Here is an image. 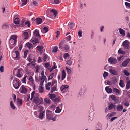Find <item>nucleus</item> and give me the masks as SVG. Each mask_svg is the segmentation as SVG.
Returning <instances> with one entry per match:
<instances>
[{
    "label": "nucleus",
    "mask_w": 130,
    "mask_h": 130,
    "mask_svg": "<svg viewBox=\"0 0 130 130\" xmlns=\"http://www.w3.org/2000/svg\"><path fill=\"white\" fill-rule=\"evenodd\" d=\"M130 61V59H126L122 62V66L124 67H126L128 63Z\"/></svg>",
    "instance_id": "12"
},
{
    "label": "nucleus",
    "mask_w": 130,
    "mask_h": 130,
    "mask_svg": "<svg viewBox=\"0 0 130 130\" xmlns=\"http://www.w3.org/2000/svg\"><path fill=\"white\" fill-rule=\"evenodd\" d=\"M38 91L40 93H43L44 92V91L43 90V88L41 86H40L38 88Z\"/></svg>",
    "instance_id": "28"
},
{
    "label": "nucleus",
    "mask_w": 130,
    "mask_h": 130,
    "mask_svg": "<svg viewBox=\"0 0 130 130\" xmlns=\"http://www.w3.org/2000/svg\"><path fill=\"white\" fill-rule=\"evenodd\" d=\"M113 92L116 93V94L118 95L120 93L119 90L117 88H115L113 89Z\"/></svg>",
    "instance_id": "32"
},
{
    "label": "nucleus",
    "mask_w": 130,
    "mask_h": 130,
    "mask_svg": "<svg viewBox=\"0 0 130 130\" xmlns=\"http://www.w3.org/2000/svg\"><path fill=\"white\" fill-rule=\"evenodd\" d=\"M73 59L72 58H71L69 60L67 61V63L69 65H71L72 64Z\"/></svg>",
    "instance_id": "38"
},
{
    "label": "nucleus",
    "mask_w": 130,
    "mask_h": 130,
    "mask_svg": "<svg viewBox=\"0 0 130 130\" xmlns=\"http://www.w3.org/2000/svg\"><path fill=\"white\" fill-rule=\"evenodd\" d=\"M49 108L50 109L54 111L55 109V106L54 105H52L50 106L49 107Z\"/></svg>",
    "instance_id": "56"
},
{
    "label": "nucleus",
    "mask_w": 130,
    "mask_h": 130,
    "mask_svg": "<svg viewBox=\"0 0 130 130\" xmlns=\"http://www.w3.org/2000/svg\"><path fill=\"white\" fill-rule=\"evenodd\" d=\"M61 111V110L60 109L59 107H57L55 112L57 113H60Z\"/></svg>",
    "instance_id": "52"
},
{
    "label": "nucleus",
    "mask_w": 130,
    "mask_h": 130,
    "mask_svg": "<svg viewBox=\"0 0 130 130\" xmlns=\"http://www.w3.org/2000/svg\"><path fill=\"white\" fill-rule=\"evenodd\" d=\"M27 78L29 80V81L30 82L32 83V84H34V80L33 79V78L32 76H30L29 78L28 77Z\"/></svg>",
    "instance_id": "42"
},
{
    "label": "nucleus",
    "mask_w": 130,
    "mask_h": 130,
    "mask_svg": "<svg viewBox=\"0 0 130 130\" xmlns=\"http://www.w3.org/2000/svg\"><path fill=\"white\" fill-rule=\"evenodd\" d=\"M118 53H120V54H125V52L124 51H123L121 48H120L118 50Z\"/></svg>",
    "instance_id": "47"
},
{
    "label": "nucleus",
    "mask_w": 130,
    "mask_h": 130,
    "mask_svg": "<svg viewBox=\"0 0 130 130\" xmlns=\"http://www.w3.org/2000/svg\"><path fill=\"white\" fill-rule=\"evenodd\" d=\"M63 47L66 51H67L69 49V46L66 44H65L64 46V47Z\"/></svg>",
    "instance_id": "53"
},
{
    "label": "nucleus",
    "mask_w": 130,
    "mask_h": 130,
    "mask_svg": "<svg viewBox=\"0 0 130 130\" xmlns=\"http://www.w3.org/2000/svg\"><path fill=\"white\" fill-rule=\"evenodd\" d=\"M45 113V111H42L39 115V117L40 119H42L43 118V116Z\"/></svg>",
    "instance_id": "39"
},
{
    "label": "nucleus",
    "mask_w": 130,
    "mask_h": 130,
    "mask_svg": "<svg viewBox=\"0 0 130 130\" xmlns=\"http://www.w3.org/2000/svg\"><path fill=\"white\" fill-rule=\"evenodd\" d=\"M105 90L107 93H111L112 91V89L108 86L105 87Z\"/></svg>",
    "instance_id": "13"
},
{
    "label": "nucleus",
    "mask_w": 130,
    "mask_h": 130,
    "mask_svg": "<svg viewBox=\"0 0 130 130\" xmlns=\"http://www.w3.org/2000/svg\"><path fill=\"white\" fill-rule=\"evenodd\" d=\"M36 48L39 51V52L40 54H42L43 52V47L41 46H38Z\"/></svg>",
    "instance_id": "26"
},
{
    "label": "nucleus",
    "mask_w": 130,
    "mask_h": 130,
    "mask_svg": "<svg viewBox=\"0 0 130 130\" xmlns=\"http://www.w3.org/2000/svg\"><path fill=\"white\" fill-rule=\"evenodd\" d=\"M82 30H80L79 31L78 33V35L79 36V38H80L82 36Z\"/></svg>",
    "instance_id": "60"
},
{
    "label": "nucleus",
    "mask_w": 130,
    "mask_h": 130,
    "mask_svg": "<svg viewBox=\"0 0 130 130\" xmlns=\"http://www.w3.org/2000/svg\"><path fill=\"white\" fill-rule=\"evenodd\" d=\"M35 69L36 70V72H38L40 69V66L38 65L36 66L35 67Z\"/></svg>",
    "instance_id": "59"
},
{
    "label": "nucleus",
    "mask_w": 130,
    "mask_h": 130,
    "mask_svg": "<svg viewBox=\"0 0 130 130\" xmlns=\"http://www.w3.org/2000/svg\"><path fill=\"white\" fill-rule=\"evenodd\" d=\"M27 2V0H21L20 2V5L21 6L26 5Z\"/></svg>",
    "instance_id": "21"
},
{
    "label": "nucleus",
    "mask_w": 130,
    "mask_h": 130,
    "mask_svg": "<svg viewBox=\"0 0 130 130\" xmlns=\"http://www.w3.org/2000/svg\"><path fill=\"white\" fill-rule=\"evenodd\" d=\"M119 31L120 34L123 37L125 35V31L121 28H120Z\"/></svg>",
    "instance_id": "27"
},
{
    "label": "nucleus",
    "mask_w": 130,
    "mask_h": 130,
    "mask_svg": "<svg viewBox=\"0 0 130 130\" xmlns=\"http://www.w3.org/2000/svg\"><path fill=\"white\" fill-rule=\"evenodd\" d=\"M44 101L47 104H50L51 102V100L48 98H45Z\"/></svg>",
    "instance_id": "40"
},
{
    "label": "nucleus",
    "mask_w": 130,
    "mask_h": 130,
    "mask_svg": "<svg viewBox=\"0 0 130 130\" xmlns=\"http://www.w3.org/2000/svg\"><path fill=\"white\" fill-rule=\"evenodd\" d=\"M9 24H4L3 25L2 28L3 29H7L9 28Z\"/></svg>",
    "instance_id": "36"
},
{
    "label": "nucleus",
    "mask_w": 130,
    "mask_h": 130,
    "mask_svg": "<svg viewBox=\"0 0 130 130\" xmlns=\"http://www.w3.org/2000/svg\"><path fill=\"white\" fill-rule=\"evenodd\" d=\"M39 99V98L38 97H34V98L33 101L34 103H36Z\"/></svg>",
    "instance_id": "51"
},
{
    "label": "nucleus",
    "mask_w": 130,
    "mask_h": 130,
    "mask_svg": "<svg viewBox=\"0 0 130 130\" xmlns=\"http://www.w3.org/2000/svg\"><path fill=\"white\" fill-rule=\"evenodd\" d=\"M19 91L22 93L26 94L27 92V89L24 86H22L20 88Z\"/></svg>",
    "instance_id": "8"
},
{
    "label": "nucleus",
    "mask_w": 130,
    "mask_h": 130,
    "mask_svg": "<svg viewBox=\"0 0 130 130\" xmlns=\"http://www.w3.org/2000/svg\"><path fill=\"white\" fill-rule=\"evenodd\" d=\"M43 99L42 98H40L38 100L36 104H43Z\"/></svg>",
    "instance_id": "23"
},
{
    "label": "nucleus",
    "mask_w": 130,
    "mask_h": 130,
    "mask_svg": "<svg viewBox=\"0 0 130 130\" xmlns=\"http://www.w3.org/2000/svg\"><path fill=\"white\" fill-rule=\"evenodd\" d=\"M119 85L122 88L124 87L125 86L124 81L122 80H120Z\"/></svg>",
    "instance_id": "30"
},
{
    "label": "nucleus",
    "mask_w": 130,
    "mask_h": 130,
    "mask_svg": "<svg viewBox=\"0 0 130 130\" xmlns=\"http://www.w3.org/2000/svg\"><path fill=\"white\" fill-rule=\"evenodd\" d=\"M35 91H33L31 93V97L30 99V100H32L33 98H34V96L35 95Z\"/></svg>",
    "instance_id": "58"
},
{
    "label": "nucleus",
    "mask_w": 130,
    "mask_h": 130,
    "mask_svg": "<svg viewBox=\"0 0 130 130\" xmlns=\"http://www.w3.org/2000/svg\"><path fill=\"white\" fill-rule=\"evenodd\" d=\"M22 43H23L22 42V41H21L20 42V44L19 45V50H21V48H22Z\"/></svg>",
    "instance_id": "61"
},
{
    "label": "nucleus",
    "mask_w": 130,
    "mask_h": 130,
    "mask_svg": "<svg viewBox=\"0 0 130 130\" xmlns=\"http://www.w3.org/2000/svg\"><path fill=\"white\" fill-rule=\"evenodd\" d=\"M21 70L20 69H18L17 70L16 75L18 77L20 78L21 77Z\"/></svg>",
    "instance_id": "14"
},
{
    "label": "nucleus",
    "mask_w": 130,
    "mask_h": 130,
    "mask_svg": "<svg viewBox=\"0 0 130 130\" xmlns=\"http://www.w3.org/2000/svg\"><path fill=\"white\" fill-rule=\"evenodd\" d=\"M36 20L37 24H39L41 23L42 20L41 18H37L36 19Z\"/></svg>",
    "instance_id": "33"
},
{
    "label": "nucleus",
    "mask_w": 130,
    "mask_h": 130,
    "mask_svg": "<svg viewBox=\"0 0 130 130\" xmlns=\"http://www.w3.org/2000/svg\"><path fill=\"white\" fill-rule=\"evenodd\" d=\"M48 95H49L48 96L51 99H52L55 98L56 97V95L54 94H48Z\"/></svg>",
    "instance_id": "45"
},
{
    "label": "nucleus",
    "mask_w": 130,
    "mask_h": 130,
    "mask_svg": "<svg viewBox=\"0 0 130 130\" xmlns=\"http://www.w3.org/2000/svg\"><path fill=\"white\" fill-rule=\"evenodd\" d=\"M130 88V80L128 81L126 86V89L127 90Z\"/></svg>",
    "instance_id": "34"
},
{
    "label": "nucleus",
    "mask_w": 130,
    "mask_h": 130,
    "mask_svg": "<svg viewBox=\"0 0 130 130\" xmlns=\"http://www.w3.org/2000/svg\"><path fill=\"white\" fill-rule=\"evenodd\" d=\"M75 25L74 23L70 22L68 24L69 29L72 31Z\"/></svg>",
    "instance_id": "10"
},
{
    "label": "nucleus",
    "mask_w": 130,
    "mask_h": 130,
    "mask_svg": "<svg viewBox=\"0 0 130 130\" xmlns=\"http://www.w3.org/2000/svg\"><path fill=\"white\" fill-rule=\"evenodd\" d=\"M47 56L46 54H45L43 55V59L44 61H46V59L47 58Z\"/></svg>",
    "instance_id": "55"
},
{
    "label": "nucleus",
    "mask_w": 130,
    "mask_h": 130,
    "mask_svg": "<svg viewBox=\"0 0 130 130\" xmlns=\"http://www.w3.org/2000/svg\"><path fill=\"white\" fill-rule=\"evenodd\" d=\"M51 14L54 15V17H55L57 14V11L55 9H52L50 10Z\"/></svg>",
    "instance_id": "19"
},
{
    "label": "nucleus",
    "mask_w": 130,
    "mask_h": 130,
    "mask_svg": "<svg viewBox=\"0 0 130 130\" xmlns=\"http://www.w3.org/2000/svg\"><path fill=\"white\" fill-rule=\"evenodd\" d=\"M123 72L124 74L127 76H128L130 75V73L126 70H123Z\"/></svg>",
    "instance_id": "41"
},
{
    "label": "nucleus",
    "mask_w": 130,
    "mask_h": 130,
    "mask_svg": "<svg viewBox=\"0 0 130 130\" xmlns=\"http://www.w3.org/2000/svg\"><path fill=\"white\" fill-rule=\"evenodd\" d=\"M110 97L111 99L114 101H116L117 100L116 97L115 95H111Z\"/></svg>",
    "instance_id": "48"
},
{
    "label": "nucleus",
    "mask_w": 130,
    "mask_h": 130,
    "mask_svg": "<svg viewBox=\"0 0 130 130\" xmlns=\"http://www.w3.org/2000/svg\"><path fill=\"white\" fill-rule=\"evenodd\" d=\"M33 37L31 39V41L34 44L36 43L39 42L38 38H41V36L39 35V31L38 30H36L33 32Z\"/></svg>",
    "instance_id": "1"
},
{
    "label": "nucleus",
    "mask_w": 130,
    "mask_h": 130,
    "mask_svg": "<svg viewBox=\"0 0 130 130\" xmlns=\"http://www.w3.org/2000/svg\"><path fill=\"white\" fill-rule=\"evenodd\" d=\"M17 104L18 106H20L22 105V100L20 98H17Z\"/></svg>",
    "instance_id": "18"
},
{
    "label": "nucleus",
    "mask_w": 130,
    "mask_h": 130,
    "mask_svg": "<svg viewBox=\"0 0 130 130\" xmlns=\"http://www.w3.org/2000/svg\"><path fill=\"white\" fill-rule=\"evenodd\" d=\"M65 40H63L60 43L59 45V48L61 49L62 50L63 47V45L64 43Z\"/></svg>",
    "instance_id": "20"
},
{
    "label": "nucleus",
    "mask_w": 130,
    "mask_h": 130,
    "mask_svg": "<svg viewBox=\"0 0 130 130\" xmlns=\"http://www.w3.org/2000/svg\"><path fill=\"white\" fill-rule=\"evenodd\" d=\"M130 43L128 40H125L122 43V46L125 49H128L130 48Z\"/></svg>",
    "instance_id": "4"
},
{
    "label": "nucleus",
    "mask_w": 130,
    "mask_h": 130,
    "mask_svg": "<svg viewBox=\"0 0 130 130\" xmlns=\"http://www.w3.org/2000/svg\"><path fill=\"white\" fill-rule=\"evenodd\" d=\"M27 77H28V76H27L26 75V76H25L24 77L22 81V82L26 83V78H27Z\"/></svg>",
    "instance_id": "62"
},
{
    "label": "nucleus",
    "mask_w": 130,
    "mask_h": 130,
    "mask_svg": "<svg viewBox=\"0 0 130 130\" xmlns=\"http://www.w3.org/2000/svg\"><path fill=\"white\" fill-rule=\"evenodd\" d=\"M28 60L29 62L32 63H35L36 61L33 55L30 54L28 57Z\"/></svg>",
    "instance_id": "5"
},
{
    "label": "nucleus",
    "mask_w": 130,
    "mask_h": 130,
    "mask_svg": "<svg viewBox=\"0 0 130 130\" xmlns=\"http://www.w3.org/2000/svg\"><path fill=\"white\" fill-rule=\"evenodd\" d=\"M43 109L44 107L38 105L37 109L39 110V111L43 110Z\"/></svg>",
    "instance_id": "49"
},
{
    "label": "nucleus",
    "mask_w": 130,
    "mask_h": 130,
    "mask_svg": "<svg viewBox=\"0 0 130 130\" xmlns=\"http://www.w3.org/2000/svg\"><path fill=\"white\" fill-rule=\"evenodd\" d=\"M58 47L57 46H55L53 49L52 52H56L58 50Z\"/></svg>",
    "instance_id": "64"
},
{
    "label": "nucleus",
    "mask_w": 130,
    "mask_h": 130,
    "mask_svg": "<svg viewBox=\"0 0 130 130\" xmlns=\"http://www.w3.org/2000/svg\"><path fill=\"white\" fill-rule=\"evenodd\" d=\"M19 19L18 18H16L14 21V23L15 24H19Z\"/></svg>",
    "instance_id": "43"
},
{
    "label": "nucleus",
    "mask_w": 130,
    "mask_h": 130,
    "mask_svg": "<svg viewBox=\"0 0 130 130\" xmlns=\"http://www.w3.org/2000/svg\"><path fill=\"white\" fill-rule=\"evenodd\" d=\"M53 114L52 111L47 110L46 111V117L49 120H52L53 121H55L56 118L55 117L53 118Z\"/></svg>",
    "instance_id": "2"
},
{
    "label": "nucleus",
    "mask_w": 130,
    "mask_h": 130,
    "mask_svg": "<svg viewBox=\"0 0 130 130\" xmlns=\"http://www.w3.org/2000/svg\"><path fill=\"white\" fill-rule=\"evenodd\" d=\"M16 42L15 41L10 39L9 44H10V47H13L15 45V44Z\"/></svg>",
    "instance_id": "9"
},
{
    "label": "nucleus",
    "mask_w": 130,
    "mask_h": 130,
    "mask_svg": "<svg viewBox=\"0 0 130 130\" xmlns=\"http://www.w3.org/2000/svg\"><path fill=\"white\" fill-rule=\"evenodd\" d=\"M108 75V73L104 71L103 74V77L104 79L107 78Z\"/></svg>",
    "instance_id": "37"
},
{
    "label": "nucleus",
    "mask_w": 130,
    "mask_h": 130,
    "mask_svg": "<svg viewBox=\"0 0 130 130\" xmlns=\"http://www.w3.org/2000/svg\"><path fill=\"white\" fill-rule=\"evenodd\" d=\"M108 61L112 64H115L117 63V60L116 58L111 57L108 59Z\"/></svg>",
    "instance_id": "6"
},
{
    "label": "nucleus",
    "mask_w": 130,
    "mask_h": 130,
    "mask_svg": "<svg viewBox=\"0 0 130 130\" xmlns=\"http://www.w3.org/2000/svg\"><path fill=\"white\" fill-rule=\"evenodd\" d=\"M115 104L113 103H111L109 105V106L108 108L109 110H111L113 108H115Z\"/></svg>",
    "instance_id": "24"
},
{
    "label": "nucleus",
    "mask_w": 130,
    "mask_h": 130,
    "mask_svg": "<svg viewBox=\"0 0 130 130\" xmlns=\"http://www.w3.org/2000/svg\"><path fill=\"white\" fill-rule=\"evenodd\" d=\"M13 84L14 87L15 89H17L18 88L20 85L19 80L17 78H15L13 80Z\"/></svg>",
    "instance_id": "3"
},
{
    "label": "nucleus",
    "mask_w": 130,
    "mask_h": 130,
    "mask_svg": "<svg viewBox=\"0 0 130 130\" xmlns=\"http://www.w3.org/2000/svg\"><path fill=\"white\" fill-rule=\"evenodd\" d=\"M26 45L27 47L29 49L31 48L32 47V44L28 42L26 44Z\"/></svg>",
    "instance_id": "46"
},
{
    "label": "nucleus",
    "mask_w": 130,
    "mask_h": 130,
    "mask_svg": "<svg viewBox=\"0 0 130 130\" xmlns=\"http://www.w3.org/2000/svg\"><path fill=\"white\" fill-rule=\"evenodd\" d=\"M56 90V88L55 86H53L51 88V92L52 93L53 92L55 91Z\"/></svg>",
    "instance_id": "54"
},
{
    "label": "nucleus",
    "mask_w": 130,
    "mask_h": 130,
    "mask_svg": "<svg viewBox=\"0 0 130 130\" xmlns=\"http://www.w3.org/2000/svg\"><path fill=\"white\" fill-rule=\"evenodd\" d=\"M66 69L67 71L68 74H70L71 73L72 71L71 69H69L67 67H66Z\"/></svg>",
    "instance_id": "57"
},
{
    "label": "nucleus",
    "mask_w": 130,
    "mask_h": 130,
    "mask_svg": "<svg viewBox=\"0 0 130 130\" xmlns=\"http://www.w3.org/2000/svg\"><path fill=\"white\" fill-rule=\"evenodd\" d=\"M66 75V74L65 72V70H63L62 71L61 80H63L65 78Z\"/></svg>",
    "instance_id": "22"
},
{
    "label": "nucleus",
    "mask_w": 130,
    "mask_h": 130,
    "mask_svg": "<svg viewBox=\"0 0 130 130\" xmlns=\"http://www.w3.org/2000/svg\"><path fill=\"white\" fill-rule=\"evenodd\" d=\"M17 36L15 35H12L11 36L10 39L15 41L17 42Z\"/></svg>",
    "instance_id": "31"
},
{
    "label": "nucleus",
    "mask_w": 130,
    "mask_h": 130,
    "mask_svg": "<svg viewBox=\"0 0 130 130\" xmlns=\"http://www.w3.org/2000/svg\"><path fill=\"white\" fill-rule=\"evenodd\" d=\"M123 108V106L121 105H118L117 106V110L118 111H120Z\"/></svg>",
    "instance_id": "25"
},
{
    "label": "nucleus",
    "mask_w": 130,
    "mask_h": 130,
    "mask_svg": "<svg viewBox=\"0 0 130 130\" xmlns=\"http://www.w3.org/2000/svg\"><path fill=\"white\" fill-rule=\"evenodd\" d=\"M54 76V73H51L49 77L48 80H49L50 79H52L53 78V77Z\"/></svg>",
    "instance_id": "63"
},
{
    "label": "nucleus",
    "mask_w": 130,
    "mask_h": 130,
    "mask_svg": "<svg viewBox=\"0 0 130 130\" xmlns=\"http://www.w3.org/2000/svg\"><path fill=\"white\" fill-rule=\"evenodd\" d=\"M10 106L12 109L13 110L15 109L16 107L12 101H11L10 102Z\"/></svg>",
    "instance_id": "35"
},
{
    "label": "nucleus",
    "mask_w": 130,
    "mask_h": 130,
    "mask_svg": "<svg viewBox=\"0 0 130 130\" xmlns=\"http://www.w3.org/2000/svg\"><path fill=\"white\" fill-rule=\"evenodd\" d=\"M84 90L82 89L79 91V94L80 96H83L84 95Z\"/></svg>",
    "instance_id": "50"
},
{
    "label": "nucleus",
    "mask_w": 130,
    "mask_h": 130,
    "mask_svg": "<svg viewBox=\"0 0 130 130\" xmlns=\"http://www.w3.org/2000/svg\"><path fill=\"white\" fill-rule=\"evenodd\" d=\"M50 2L53 4H56L59 3V0H48Z\"/></svg>",
    "instance_id": "16"
},
{
    "label": "nucleus",
    "mask_w": 130,
    "mask_h": 130,
    "mask_svg": "<svg viewBox=\"0 0 130 130\" xmlns=\"http://www.w3.org/2000/svg\"><path fill=\"white\" fill-rule=\"evenodd\" d=\"M109 72L111 74H112L114 75H118L119 74L118 72L116 70L114 69L111 68L109 69Z\"/></svg>",
    "instance_id": "7"
},
{
    "label": "nucleus",
    "mask_w": 130,
    "mask_h": 130,
    "mask_svg": "<svg viewBox=\"0 0 130 130\" xmlns=\"http://www.w3.org/2000/svg\"><path fill=\"white\" fill-rule=\"evenodd\" d=\"M28 37V34L27 32H25L23 33V37L24 39H27Z\"/></svg>",
    "instance_id": "11"
},
{
    "label": "nucleus",
    "mask_w": 130,
    "mask_h": 130,
    "mask_svg": "<svg viewBox=\"0 0 130 130\" xmlns=\"http://www.w3.org/2000/svg\"><path fill=\"white\" fill-rule=\"evenodd\" d=\"M69 86L68 85H62L60 87V90L61 91L66 90L67 89Z\"/></svg>",
    "instance_id": "15"
},
{
    "label": "nucleus",
    "mask_w": 130,
    "mask_h": 130,
    "mask_svg": "<svg viewBox=\"0 0 130 130\" xmlns=\"http://www.w3.org/2000/svg\"><path fill=\"white\" fill-rule=\"evenodd\" d=\"M14 53L16 55V56L15 57V58H17V59H18L19 57V52L17 51H16Z\"/></svg>",
    "instance_id": "44"
},
{
    "label": "nucleus",
    "mask_w": 130,
    "mask_h": 130,
    "mask_svg": "<svg viewBox=\"0 0 130 130\" xmlns=\"http://www.w3.org/2000/svg\"><path fill=\"white\" fill-rule=\"evenodd\" d=\"M48 28L46 27H44L41 30L42 32L43 33H46L48 31Z\"/></svg>",
    "instance_id": "29"
},
{
    "label": "nucleus",
    "mask_w": 130,
    "mask_h": 130,
    "mask_svg": "<svg viewBox=\"0 0 130 130\" xmlns=\"http://www.w3.org/2000/svg\"><path fill=\"white\" fill-rule=\"evenodd\" d=\"M95 114V113L94 112L92 111L90 112L89 114V119H92L94 117V115Z\"/></svg>",
    "instance_id": "17"
}]
</instances>
